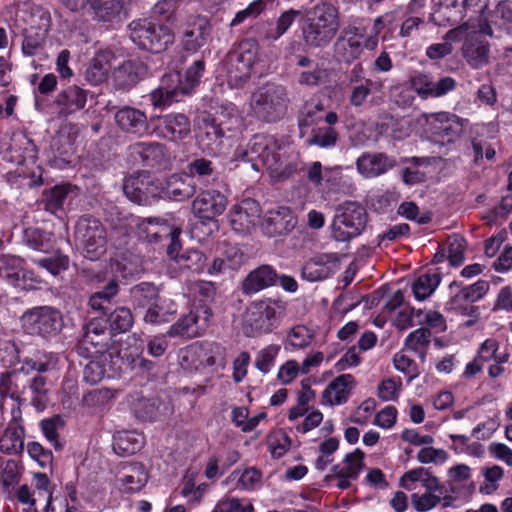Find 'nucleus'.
Returning <instances> with one entry per match:
<instances>
[{"instance_id":"nucleus-1","label":"nucleus","mask_w":512,"mask_h":512,"mask_svg":"<svg viewBox=\"0 0 512 512\" xmlns=\"http://www.w3.org/2000/svg\"><path fill=\"white\" fill-rule=\"evenodd\" d=\"M385 27L383 16L373 20L364 17L351 19L340 31L333 49L335 55L345 63H351L362 55L364 49L373 51L377 48L379 34Z\"/></svg>"},{"instance_id":"nucleus-2","label":"nucleus","mask_w":512,"mask_h":512,"mask_svg":"<svg viewBox=\"0 0 512 512\" xmlns=\"http://www.w3.org/2000/svg\"><path fill=\"white\" fill-rule=\"evenodd\" d=\"M340 29V13L336 6L319 2L307 11L302 27V40L309 48H325Z\"/></svg>"},{"instance_id":"nucleus-3","label":"nucleus","mask_w":512,"mask_h":512,"mask_svg":"<svg viewBox=\"0 0 512 512\" xmlns=\"http://www.w3.org/2000/svg\"><path fill=\"white\" fill-rule=\"evenodd\" d=\"M288 302L281 297H262L252 301L245 312L243 331L248 337L273 332L286 315Z\"/></svg>"},{"instance_id":"nucleus-4","label":"nucleus","mask_w":512,"mask_h":512,"mask_svg":"<svg viewBox=\"0 0 512 512\" xmlns=\"http://www.w3.org/2000/svg\"><path fill=\"white\" fill-rule=\"evenodd\" d=\"M205 69L203 60L195 61L185 73V82H182L177 72L162 77L160 86L150 93V100L154 107H167L179 102L184 96L199 84Z\"/></svg>"},{"instance_id":"nucleus-5","label":"nucleus","mask_w":512,"mask_h":512,"mask_svg":"<svg viewBox=\"0 0 512 512\" xmlns=\"http://www.w3.org/2000/svg\"><path fill=\"white\" fill-rule=\"evenodd\" d=\"M289 103L285 86L268 83L252 94L250 108L257 119L272 123L285 116Z\"/></svg>"},{"instance_id":"nucleus-6","label":"nucleus","mask_w":512,"mask_h":512,"mask_svg":"<svg viewBox=\"0 0 512 512\" xmlns=\"http://www.w3.org/2000/svg\"><path fill=\"white\" fill-rule=\"evenodd\" d=\"M128 30L135 45L152 53H161L174 42V33L169 27L149 19L133 20Z\"/></svg>"},{"instance_id":"nucleus-7","label":"nucleus","mask_w":512,"mask_h":512,"mask_svg":"<svg viewBox=\"0 0 512 512\" xmlns=\"http://www.w3.org/2000/svg\"><path fill=\"white\" fill-rule=\"evenodd\" d=\"M368 214L359 203L346 201L339 205L332 223V237L345 242L359 236L367 225Z\"/></svg>"},{"instance_id":"nucleus-8","label":"nucleus","mask_w":512,"mask_h":512,"mask_svg":"<svg viewBox=\"0 0 512 512\" xmlns=\"http://www.w3.org/2000/svg\"><path fill=\"white\" fill-rule=\"evenodd\" d=\"M280 148V144L273 136L255 135L248 145L246 154L255 170L263 168L273 177H280L283 173Z\"/></svg>"},{"instance_id":"nucleus-9","label":"nucleus","mask_w":512,"mask_h":512,"mask_svg":"<svg viewBox=\"0 0 512 512\" xmlns=\"http://www.w3.org/2000/svg\"><path fill=\"white\" fill-rule=\"evenodd\" d=\"M23 331L31 336L50 338L62 327V315L51 306H38L26 310L20 318Z\"/></svg>"},{"instance_id":"nucleus-10","label":"nucleus","mask_w":512,"mask_h":512,"mask_svg":"<svg viewBox=\"0 0 512 512\" xmlns=\"http://www.w3.org/2000/svg\"><path fill=\"white\" fill-rule=\"evenodd\" d=\"M76 238L80 241L85 258L95 261L106 253L107 232L100 220L84 215L75 226Z\"/></svg>"},{"instance_id":"nucleus-11","label":"nucleus","mask_w":512,"mask_h":512,"mask_svg":"<svg viewBox=\"0 0 512 512\" xmlns=\"http://www.w3.org/2000/svg\"><path fill=\"white\" fill-rule=\"evenodd\" d=\"M152 132L158 137L171 142H180L189 136L191 123L183 113H169L150 118Z\"/></svg>"},{"instance_id":"nucleus-12","label":"nucleus","mask_w":512,"mask_h":512,"mask_svg":"<svg viewBox=\"0 0 512 512\" xmlns=\"http://www.w3.org/2000/svg\"><path fill=\"white\" fill-rule=\"evenodd\" d=\"M181 42L186 51L196 52L203 47L211 34L209 20L201 15H190L180 25Z\"/></svg>"},{"instance_id":"nucleus-13","label":"nucleus","mask_w":512,"mask_h":512,"mask_svg":"<svg viewBox=\"0 0 512 512\" xmlns=\"http://www.w3.org/2000/svg\"><path fill=\"white\" fill-rule=\"evenodd\" d=\"M179 233V229L161 218H145L137 224V234L141 240L157 243L163 238H170L171 243L167 248L170 257H173V249L177 246L176 238Z\"/></svg>"},{"instance_id":"nucleus-14","label":"nucleus","mask_w":512,"mask_h":512,"mask_svg":"<svg viewBox=\"0 0 512 512\" xmlns=\"http://www.w3.org/2000/svg\"><path fill=\"white\" fill-rule=\"evenodd\" d=\"M227 198L220 191H202L192 202V212L201 222L216 220L226 209Z\"/></svg>"},{"instance_id":"nucleus-15","label":"nucleus","mask_w":512,"mask_h":512,"mask_svg":"<svg viewBox=\"0 0 512 512\" xmlns=\"http://www.w3.org/2000/svg\"><path fill=\"white\" fill-rule=\"evenodd\" d=\"M410 85L422 99L439 98L454 90L456 81L450 76L435 81L430 74L419 72L411 76Z\"/></svg>"},{"instance_id":"nucleus-16","label":"nucleus","mask_w":512,"mask_h":512,"mask_svg":"<svg viewBox=\"0 0 512 512\" xmlns=\"http://www.w3.org/2000/svg\"><path fill=\"white\" fill-rule=\"evenodd\" d=\"M261 215L259 204L253 199H244L229 212L232 229L239 234H248L254 229Z\"/></svg>"},{"instance_id":"nucleus-17","label":"nucleus","mask_w":512,"mask_h":512,"mask_svg":"<svg viewBox=\"0 0 512 512\" xmlns=\"http://www.w3.org/2000/svg\"><path fill=\"white\" fill-rule=\"evenodd\" d=\"M364 453L360 449H356L352 453H348L341 464L332 467V474L325 477L326 481L336 478V486L339 489H347L351 483L355 481L363 468Z\"/></svg>"},{"instance_id":"nucleus-18","label":"nucleus","mask_w":512,"mask_h":512,"mask_svg":"<svg viewBox=\"0 0 512 512\" xmlns=\"http://www.w3.org/2000/svg\"><path fill=\"white\" fill-rule=\"evenodd\" d=\"M340 266V258L336 253H320L310 258L302 267V278L310 281H321L331 277Z\"/></svg>"},{"instance_id":"nucleus-19","label":"nucleus","mask_w":512,"mask_h":512,"mask_svg":"<svg viewBox=\"0 0 512 512\" xmlns=\"http://www.w3.org/2000/svg\"><path fill=\"white\" fill-rule=\"evenodd\" d=\"M209 318L207 308H197L182 316L167 331L169 337L195 338L202 334Z\"/></svg>"},{"instance_id":"nucleus-20","label":"nucleus","mask_w":512,"mask_h":512,"mask_svg":"<svg viewBox=\"0 0 512 512\" xmlns=\"http://www.w3.org/2000/svg\"><path fill=\"white\" fill-rule=\"evenodd\" d=\"M396 165V159L383 152H366L356 160L358 173L367 179L379 177Z\"/></svg>"},{"instance_id":"nucleus-21","label":"nucleus","mask_w":512,"mask_h":512,"mask_svg":"<svg viewBox=\"0 0 512 512\" xmlns=\"http://www.w3.org/2000/svg\"><path fill=\"white\" fill-rule=\"evenodd\" d=\"M467 0H434L431 18L439 26L458 25L465 16Z\"/></svg>"},{"instance_id":"nucleus-22","label":"nucleus","mask_w":512,"mask_h":512,"mask_svg":"<svg viewBox=\"0 0 512 512\" xmlns=\"http://www.w3.org/2000/svg\"><path fill=\"white\" fill-rule=\"evenodd\" d=\"M296 224L297 218L288 207H278L267 213L262 230L267 236L275 237L292 231Z\"/></svg>"},{"instance_id":"nucleus-23","label":"nucleus","mask_w":512,"mask_h":512,"mask_svg":"<svg viewBox=\"0 0 512 512\" xmlns=\"http://www.w3.org/2000/svg\"><path fill=\"white\" fill-rule=\"evenodd\" d=\"M86 102L87 91L77 85H71L61 90L54 100L57 114L60 117H68L82 110Z\"/></svg>"},{"instance_id":"nucleus-24","label":"nucleus","mask_w":512,"mask_h":512,"mask_svg":"<svg viewBox=\"0 0 512 512\" xmlns=\"http://www.w3.org/2000/svg\"><path fill=\"white\" fill-rule=\"evenodd\" d=\"M28 374L29 371H25V367H20L18 370L2 374L0 376V396L2 398L9 397L13 401H19V403H26L25 381Z\"/></svg>"},{"instance_id":"nucleus-25","label":"nucleus","mask_w":512,"mask_h":512,"mask_svg":"<svg viewBox=\"0 0 512 512\" xmlns=\"http://www.w3.org/2000/svg\"><path fill=\"white\" fill-rule=\"evenodd\" d=\"M278 274L270 265H261L252 270L242 281L241 290L252 295L277 284Z\"/></svg>"},{"instance_id":"nucleus-26","label":"nucleus","mask_w":512,"mask_h":512,"mask_svg":"<svg viewBox=\"0 0 512 512\" xmlns=\"http://www.w3.org/2000/svg\"><path fill=\"white\" fill-rule=\"evenodd\" d=\"M164 197L174 201H184L191 198L196 192L193 179L186 174H173L161 186Z\"/></svg>"},{"instance_id":"nucleus-27","label":"nucleus","mask_w":512,"mask_h":512,"mask_svg":"<svg viewBox=\"0 0 512 512\" xmlns=\"http://www.w3.org/2000/svg\"><path fill=\"white\" fill-rule=\"evenodd\" d=\"M108 333L106 330V322L103 319L91 320L85 328L83 339L77 344L76 351L79 355L84 354L86 345H91L96 352H103L108 346Z\"/></svg>"},{"instance_id":"nucleus-28","label":"nucleus","mask_w":512,"mask_h":512,"mask_svg":"<svg viewBox=\"0 0 512 512\" xmlns=\"http://www.w3.org/2000/svg\"><path fill=\"white\" fill-rule=\"evenodd\" d=\"M485 23L480 25V32L489 36L493 35L491 25L512 33V1H501L489 12Z\"/></svg>"},{"instance_id":"nucleus-29","label":"nucleus","mask_w":512,"mask_h":512,"mask_svg":"<svg viewBox=\"0 0 512 512\" xmlns=\"http://www.w3.org/2000/svg\"><path fill=\"white\" fill-rule=\"evenodd\" d=\"M416 482H420L426 491H439L442 494L443 486L439 479L424 467L411 469L400 478L401 487L408 491L414 489L413 484Z\"/></svg>"},{"instance_id":"nucleus-30","label":"nucleus","mask_w":512,"mask_h":512,"mask_svg":"<svg viewBox=\"0 0 512 512\" xmlns=\"http://www.w3.org/2000/svg\"><path fill=\"white\" fill-rule=\"evenodd\" d=\"M115 121L125 132L142 134L146 129L147 117L141 110L125 106L116 112Z\"/></svg>"},{"instance_id":"nucleus-31","label":"nucleus","mask_w":512,"mask_h":512,"mask_svg":"<svg viewBox=\"0 0 512 512\" xmlns=\"http://www.w3.org/2000/svg\"><path fill=\"white\" fill-rule=\"evenodd\" d=\"M354 384L355 379L351 374L336 377L323 392L325 402L329 405H341L347 402Z\"/></svg>"},{"instance_id":"nucleus-32","label":"nucleus","mask_w":512,"mask_h":512,"mask_svg":"<svg viewBox=\"0 0 512 512\" xmlns=\"http://www.w3.org/2000/svg\"><path fill=\"white\" fill-rule=\"evenodd\" d=\"M435 120L439 123L435 127L436 133L443 141L453 142L463 133L464 120L455 114L440 112L436 114Z\"/></svg>"},{"instance_id":"nucleus-33","label":"nucleus","mask_w":512,"mask_h":512,"mask_svg":"<svg viewBox=\"0 0 512 512\" xmlns=\"http://www.w3.org/2000/svg\"><path fill=\"white\" fill-rule=\"evenodd\" d=\"M224 133L216 126L214 118L204 120L203 126L198 134V143L203 152L215 155L222 144Z\"/></svg>"},{"instance_id":"nucleus-34","label":"nucleus","mask_w":512,"mask_h":512,"mask_svg":"<svg viewBox=\"0 0 512 512\" xmlns=\"http://www.w3.org/2000/svg\"><path fill=\"white\" fill-rule=\"evenodd\" d=\"M177 312V306L172 299L159 297L144 315V322L151 325H161L170 322Z\"/></svg>"},{"instance_id":"nucleus-35","label":"nucleus","mask_w":512,"mask_h":512,"mask_svg":"<svg viewBox=\"0 0 512 512\" xmlns=\"http://www.w3.org/2000/svg\"><path fill=\"white\" fill-rule=\"evenodd\" d=\"M299 15L300 11L298 10L289 9L284 11L278 17L275 24H266L259 28L261 39L269 42L276 41L287 32Z\"/></svg>"},{"instance_id":"nucleus-36","label":"nucleus","mask_w":512,"mask_h":512,"mask_svg":"<svg viewBox=\"0 0 512 512\" xmlns=\"http://www.w3.org/2000/svg\"><path fill=\"white\" fill-rule=\"evenodd\" d=\"M93 19L98 22H113L124 6L123 0H87Z\"/></svg>"},{"instance_id":"nucleus-37","label":"nucleus","mask_w":512,"mask_h":512,"mask_svg":"<svg viewBox=\"0 0 512 512\" xmlns=\"http://www.w3.org/2000/svg\"><path fill=\"white\" fill-rule=\"evenodd\" d=\"M58 363V354L45 350H37L32 357H25L23 359L21 367H25V371L45 373L56 370Z\"/></svg>"},{"instance_id":"nucleus-38","label":"nucleus","mask_w":512,"mask_h":512,"mask_svg":"<svg viewBox=\"0 0 512 512\" xmlns=\"http://www.w3.org/2000/svg\"><path fill=\"white\" fill-rule=\"evenodd\" d=\"M112 445L118 455H132L142 448L143 437L135 431H119L114 434Z\"/></svg>"},{"instance_id":"nucleus-39","label":"nucleus","mask_w":512,"mask_h":512,"mask_svg":"<svg viewBox=\"0 0 512 512\" xmlns=\"http://www.w3.org/2000/svg\"><path fill=\"white\" fill-rule=\"evenodd\" d=\"M118 481L126 492L132 493L144 486L147 474L142 464L134 463L123 468Z\"/></svg>"},{"instance_id":"nucleus-40","label":"nucleus","mask_w":512,"mask_h":512,"mask_svg":"<svg viewBox=\"0 0 512 512\" xmlns=\"http://www.w3.org/2000/svg\"><path fill=\"white\" fill-rule=\"evenodd\" d=\"M24 427H7L0 435V452L7 455H18L24 449Z\"/></svg>"},{"instance_id":"nucleus-41","label":"nucleus","mask_w":512,"mask_h":512,"mask_svg":"<svg viewBox=\"0 0 512 512\" xmlns=\"http://www.w3.org/2000/svg\"><path fill=\"white\" fill-rule=\"evenodd\" d=\"M134 149L147 166H158L167 160L166 147L158 142H140Z\"/></svg>"},{"instance_id":"nucleus-42","label":"nucleus","mask_w":512,"mask_h":512,"mask_svg":"<svg viewBox=\"0 0 512 512\" xmlns=\"http://www.w3.org/2000/svg\"><path fill=\"white\" fill-rule=\"evenodd\" d=\"M463 57L474 69L481 68L489 62V45L481 41H468L462 47Z\"/></svg>"},{"instance_id":"nucleus-43","label":"nucleus","mask_w":512,"mask_h":512,"mask_svg":"<svg viewBox=\"0 0 512 512\" xmlns=\"http://www.w3.org/2000/svg\"><path fill=\"white\" fill-rule=\"evenodd\" d=\"M26 390L31 392L30 404L38 411H43L48 403V389L46 377L37 374L32 378L26 376Z\"/></svg>"},{"instance_id":"nucleus-44","label":"nucleus","mask_w":512,"mask_h":512,"mask_svg":"<svg viewBox=\"0 0 512 512\" xmlns=\"http://www.w3.org/2000/svg\"><path fill=\"white\" fill-rule=\"evenodd\" d=\"M140 65L133 61H124L113 73L115 86L119 89H129L139 81L138 70Z\"/></svg>"},{"instance_id":"nucleus-45","label":"nucleus","mask_w":512,"mask_h":512,"mask_svg":"<svg viewBox=\"0 0 512 512\" xmlns=\"http://www.w3.org/2000/svg\"><path fill=\"white\" fill-rule=\"evenodd\" d=\"M315 337L313 329L298 324L291 327L286 335L285 347L290 350H299L308 347Z\"/></svg>"},{"instance_id":"nucleus-46","label":"nucleus","mask_w":512,"mask_h":512,"mask_svg":"<svg viewBox=\"0 0 512 512\" xmlns=\"http://www.w3.org/2000/svg\"><path fill=\"white\" fill-rule=\"evenodd\" d=\"M215 120L216 126L221 128L223 133L226 131H239L243 126V119L237 107L232 103L223 104Z\"/></svg>"},{"instance_id":"nucleus-47","label":"nucleus","mask_w":512,"mask_h":512,"mask_svg":"<svg viewBox=\"0 0 512 512\" xmlns=\"http://www.w3.org/2000/svg\"><path fill=\"white\" fill-rule=\"evenodd\" d=\"M22 472L23 467L17 460L0 456V484L5 491H9L20 482Z\"/></svg>"},{"instance_id":"nucleus-48","label":"nucleus","mask_w":512,"mask_h":512,"mask_svg":"<svg viewBox=\"0 0 512 512\" xmlns=\"http://www.w3.org/2000/svg\"><path fill=\"white\" fill-rule=\"evenodd\" d=\"M72 186L69 184L55 185L54 187L45 190L42 195V204L46 211L56 213L62 209L64 202L71 192Z\"/></svg>"},{"instance_id":"nucleus-49","label":"nucleus","mask_w":512,"mask_h":512,"mask_svg":"<svg viewBox=\"0 0 512 512\" xmlns=\"http://www.w3.org/2000/svg\"><path fill=\"white\" fill-rule=\"evenodd\" d=\"M118 291L117 281L111 280L102 291L95 292L90 296L88 304L93 311L106 314L112 298L117 295Z\"/></svg>"},{"instance_id":"nucleus-50","label":"nucleus","mask_w":512,"mask_h":512,"mask_svg":"<svg viewBox=\"0 0 512 512\" xmlns=\"http://www.w3.org/2000/svg\"><path fill=\"white\" fill-rule=\"evenodd\" d=\"M130 296L134 305L140 308L150 307L160 297L158 288L148 282H142L130 289Z\"/></svg>"},{"instance_id":"nucleus-51","label":"nucleus","mask_w":512,"mask_h":512,"mask_svg":"<svg viewBox=\"0 0 512 512\" xmlns=\"http://www.w3.org/2000/svg\"><path fill=\"white\" fill-rule=\"evenodd\" d=\"M441 281L437 272H426L421 274L413 283L412 291L415 298L423 301L430 297Z\"/></svg>"},{"instance_id":"nucleus-52","label":"nucleus","mask_w":512,"mask_h":512,"mask_svg":"<svg viewBox=\"0 0 512 512\" xmlns=\"http://www.w3.org/2000/svg\"><path fill=\"white\" fill-rule=\"evenodd\" d=\"M24 259L14 255H0V278L11 285L19 284V275L24 267Z\"/></svg>"},{"instance_id":"nucleus-53","label":"nucleus","mask_w":512,"mask_h":512,"mask_svg":"<svg viewBox=\"0 0 512 512\" xmlns=\"http://www.w3.org/2000/svg\"><path fill=\"white\" fill-rule=\"evenodd\" d=\"M145 185L147 180L142 177V173L125 179L123 183V192L125 196L132 202L139 205H146Z\"/></svg>"},{"instance_id":"nucleus-54","label":"nucleus","mask_w":512,"mask_h":512,"mask_svg":"<svg viewBox=\"0 0 512 512\" xmlns=\"http://www.w3.org/2000/svg\"><path fill=\"white\" fill-rule=\"evenodd\" d=\"M47 36V22L44 23V26L42 25L40 30L27 28L22 42L23 54L25 56L35 55L36 52L43 47Z\"/></svg>"},{"instance_id":"nucleus-55","label":"nucleus","mask_w":512,"mask_h":512,"mask_svg":"<svg viewBox=\"0 0 512 512\" xmlns=\"http://www.w3.org/2000/svg\"><path fill=\"white\" fill-rule=\"evenodd\" d=\"M25 242L33 250L48 253L53 248L52 234L38 228H29L25 231Z\"/></svg>"},{"instance_id":"nucleus-56","label":"nucleus","mask_w":512,"mask_h":512,"mask_svg":"<svg viewBox=\"0 0 512 512\" xmlns=\"http://www.w3.org/2000/svg\"><path fill=\"white\" fill-rule=\"evenodd\" d=\"M258 47L253 40H244L240 42L237 49L229 54V58L233 59L234 62L245 65L246 68L252 70L256 59H257Z\"/></svg>"},{"instance_id":"nucleus-57","label":"nucleus","mask_w":512,"mask_h":512,"mask_svg":"<svg viewBox=\"0 0 512 512\" xmlns=\"http://www.w3.org/2000/svg\"><path fill=\"white\" fill-rule=\"evenodd\" d=\"M110 66L104 55H96L85 70V79L92 85L103 83L108 75Z\"/></svg>"},{"instance_id":"nucleus-58","label":"nucleus","mask_w":512,"mask_h":512,"mask_svg":"<svg viewBox=\"0 0 512 512\" xmlns=\"http://www.w3.org/2000/svg\"><path fill=\"white\" fill-rule=\"evenodd\" d=\"M108 322L113 333H125L133 326L134 316L129 308L118 307L110 313Z\"/></svg>"},{"instance_id":"nucleus-59","label":"nucleus","mask_w":512,"mask_h":512,"mask_svg":"<svg viewBox=\"0 0 512 512\" xmlns=\"http://www.w3.org/2000/svg\"><path fill=\"white\" fill-rule=\"evenodd\" d=\"M176 247L173 249V257L179 267L182 269H187L192 272H202L206 263V256L199 250H190L186 253L178 256L175 254Z\"/></svg>"},{"instance_id":"nucleus-60","label":"nucleus","mask_w":512,"mask_h":512,"mask_svg":"<svg viewBox=\"0 0 512 512\" xmlns=\"http://www.w3.org/2000/svg\"><path fill=\"white\" fill-rule=\"evenodd\" d=\"M431 332L429 328H418L405 339V347L415 353L421 358L425 357V349L430 344Z\"/></svg>"},{"instance_id":"nucleus-61","label":"nucleus","mask_w":512,"mask_h":512,"mask_svg":"<svg viewBox=\"0 0 512 512\" xmlns=\"http://www.w3.org/2000/svg\"><path fill=\"white\" fill-rule=\"evenodd\" d=\"M264 417V413L249 417V411L245 407H235L231 412L232 422L243 432L252 431L259 424L260 419Z\"/></svg>"},{"instance_id":"nucleus-62","label":"nucleus","mask_w":512,"mask_h":512,"mask_svg":"<svg viewBox=\"0 0 512 512\" xmlns=\"http://www.w3.org/2000/svg\"><path fill=\"white\" fill-rule=\"evenodd\" d=\"M441 495L439 491H425L423 494L413 493L411 503L417 512H428L440 504Z\"/></svg>"},{"instance_id":"nucleus-63","label":"nucleus","mask_w":512,"mask_h":512,"mask_svg":"<svg viewBox=\"0 0 512 512\" xmlns=\"http://www.w3.org/2000/svg\"><path fill=\"white\" fill-rule=\"evenodd\" d=\"M339 133L334 127H319L313 131L309 144L317 145L321 148L334 147L338 141Z\"/></svg>"},{"instance_id":"nucleus-64","label":"nucleus","mask_w":512,"mask_h":512,"mask_svg":"<svg viewBox=\"0 0 512 512\" xmlns=\"http://www.w3.org/2000/svg\"><path fill=\"white\" fill-rule=\"evenodd\" d=\"M251 71L252 70L246 68L245 65H241V63L234 62L233 59L228 57L227 77L228 82L231 86L241 87L250 78Z\"/></svg>"}]
</instances>
